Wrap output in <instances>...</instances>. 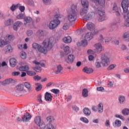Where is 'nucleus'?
Segmentation results:
<instances>
[{
    "label": "nucleus",
    "instance_id": "1",
    "mask_svg": "<svg viewBox=\"0 0 129 129\" xmlns=\"http://www.w3.org/2000/svg\"><path fill=\"white\" fill-rule=\"evenodd\" d=\"M55 43H56V39L54 37H50L49 39H45L42 42L43 47L41 46L37 43H34L32 44V47L35 49H37L41 53L46 54L48 51H50L53 48Z\"/></svg>",
    "mask_w": 129,
    "mask_h": 129
},
{
    "label": "nucleus",
    "instance_id": "2",
    "mask_svg": "<svg viewBox=\"0 0 129 129\" xmlns=\"http://www.w3.org/2000/svg\"><path fill=\"white\" fill-rule=\"evenodd\" d=\"M95 5H92V7L97 13L99 22L105 20V12L103 10L105 9V0H92Z\"/></svg>",
    "mask_w": 129,
    "mask_h": 129
},
{
    "label": "nucleus",
    "instance_id": "3",
    "mask_svg": "<svg viewBox=\"0 0 129 129\" xmlns=\"http://www.w3.org/2000/svg\"><path fill=\"white\" fill-rule=\"evenodd\" d=\"M108 56H109V53L108 52L102 53L101 63L103 67H106L109 65V58Z\"/></svg>",
    "mask_w": 129,
    "mask_h": 129
},
{
    "label": "nucleus",
    "instance_id": "4",
    "mask_svg": "<svg viewBox=\"0 0 129 129\" xmlns=\"http://www.w3.org/2000/svg\"><path fill=\"white\" fill-rule=\"evenodd\" d=\"M34 122L39 126L40 128H45L46 124L44 121H41V117L37 116L34 118Z\"/></svg>",
    "mask_w": 129,
    "mask_h": 129
},
{
    "label": "nucleus",
    "instance_id": "5",
    "mask_svg": "<svg viewBox=\"0 0 129 129\" xmlns=\"http://www.w3.org/2000/svg\"><path fill=\"white\" fill-rule=\"evenodd\" d=\"M33 63L35 64V65H36V67L32 68V69H33V70H34V71H36V72H41L42 71L41 67H45V63H41L37 61V60L33 61Z\"/></svg>",
    "mask_w": 129,
    "mask_h": 129
},
{
    "label": "nucleus",
    "instance_id": "6",
    "mask_svg": "<svg viewBox=\"0 0 129 129\" xmlns=\"http://www.w3.org/2000/svg\"><path fill=\"white\" fill-rule=\"evenodd\" d=\"M60 24V21L58 19H54L51 21L49 24L48 27L50 30H54L56 29L58 25Z\"/></svg>",
    "mask_w": 129,
    "mask_h": 129
},
{
    "label": "nucleus",
    "instance_id": "7",
    "mask_svg": "<svg viewBox=\"0 0 129 129\" xmlns=\"http://www.w3.org/2000/svg\"><path fill=\"white\" fill-rule=\"evenodd\" d=\"M121 5L123 10V13L126 14L127 13V11H128L129 8L128 0H122Z\"/></svg>",
    "mask_w": 129,
    "mask_h": 129
},
{
    "label": "nucleus",
    "instance_id": "8",
    "mask_svg": "<svg viewBox=\"0 0 129 129\" xmlns=\"http://www.w3.org/2000/svg\"><path fill=\"white\" fill-rule=\"evenodd\" d=\"M87 28L90 31H94L93 32V35H96V34H98V31L95 30V26L93 24V23L91 22H89L87 24Z\"/></svg>",
    "mask_w": 129,
    "mask_h": 129
},
{
    "label": "nucleus",
    "instance_id": "9",
    "mask_svg": "<svg viewBox=\"0 0 129 129\" xmlns=\"http://www.w3.org/2000/svg\"><path fill=\"white\" fill-rule=\"evenodd\" d=\"M76 19H77V14L70 13L68 15V21H69L70 23L75 22Z\"/></svg>",
    "mask_w": 129,
    "mask_h": 129
},
{
    "label": "nucleus",
    "instance_id": "10",
    "mask_svg": "<svg viewBox=\"0 0 129 129\" xmlns=\"http://www.w3.org/2000/svg\"><path fill=\"white\" fill-rule=\"evenodd\" d=\"M125 14L123 15V18L125 20V22L124 23V27H129V11L124 13Z\"/></svg>",
    "mask_w": 129,
    "mask_h": 129
},
{
    "label": "nucleus",
    "instance_id": "11",
    "mask_svg": "<svg viewBox=\"0 0 129 129\" xmlns=\"http://www.w3.org/2000/svg\"><path fill=\"white\" fill-rule=\"evenodd\" d=\"M23 121L24 122H28L31 118H32V116L28 112H26L22 117Z\"/></svg>",
    "mask_w": 129,
    "mask_h": 129
},
{
    "label": "nucleus",
    "instance_id": "12",
    "mask_svg": "<svg viewBox=\"0 0 129 129\" xmlns=\"http://www.w3.org/2000/svg\"><path fill=\"white\" fill-rule=\"evenodd\" d=\"M3 38H4V34L0 33V47H4L6 45H8V42H9V41L3 40Z\"/></svg>",
    "mask_w": 129,
    "mask_h": 129
},
{
    "label": "nucleus",
    "instance_id": "13",
    "mask_svg": "<svg viewBox=\"0 0 129 129\" xmlns=\"http://www.w3.org/2000/svg\"><path fill=\"white\" fill-rule=\"evenodd\" d=\"M95 15L94 12H90L88 14V15L85 16L84 17V21H89V20H91L93 17Z\"/></svg>",
    "mask_w": 129,
    "mask_h": 129
},
{
    "label": "nucleus",
    "instance_id": "14",
    "mask_svg": "<svg viewBox=\"0 0 129 129\" xmlns=\"http://www.w3.org/2000/svg\"><path fill=\"white\" fill-rule=\"evenodd\" d=\"M23 26V22L21 21H17L14 24L13 29L15 31H18L19 28Z\"/></svg>",
    "mask_w": 129,
    "mask_h": 129
},
{
    "label": "nucleus",
    "instance_id": "15",
    "mask_svg": "<svg viewBox=\"0 0 129 129\" xmlns=\"http://www.w3.org/2000/svg\"><path fill=\"white\" fill-rule=\"evenodd\" d=\"M95 51L97 53H100L102 50H103V48H102V45H101L100 43H97L95 45Z\"/></svg>",
    "mask_w": 129,
    "mask_h": 129
},
{
    "label": "nucleus",
    "instance_id": "16",
    "mask_svg": "<svg viewBox=\"0 0 129 129\" xmlns=\"http://www.w3.org/2000/svg\"><path fill=\"white\" fill-rule=\"evenodd\" d=\"M89 10V7H83L81 9L80 11V14L81 16H83L85 14H87L88 13V11Z\"/></svg>",
    "mask_w": 129,
    "mask_h": 129
},
{
    "label": "nucleus",
    "instance_id": "17",
    "mask_svg": "<svg viewBox=\"0 0 129 129\" xmlns=\"http://www.w3.org/2000/svg\"><path fill=\"white\" fill-rule=\"evenodd\" d=\"M70 13L72 14H76L77 13V5L73 4L71 7Z\"/></svg>",
    "mask_w": 129,
    "mask_h": 129
},
{
    "label": "nucleus",
    "instance_id": "18",
    "mask_svg": "<svg viewBox=\"0 0 129 129\" xmlns=\"http://www.w3.org/2000/svg\"><path fill=\"white\" fill-rule=\"evenodd\" d=\"M24 85L26 87V88H27L28 92H32V91H33V88H32V85H31V84L29 82H25L24 83Z\"/></svg>",
    "mask_w": 129,
    "mask_h": 129
},
{
    "label": "nucleus",
    "instance_id": "19",
    "mask_svg": "<svg viewBox=\"0 0 129 129\" xmlns=\"http://www.w3.org/2000/svg\"><path fill=\"white\" fill-rule=\"evenodd\" d=\"M45 99L46 101H52V95H51V93L46 92L45 94Z\"/></svg>",
    "mask_w": 129,
    "mask_h": 129
},
{
    "label": "nucleus",
    "instance_id": "20",
    "mask_svg": "<svg viewBox=\"0 0 129 129\" xmlns=\"http://www.w3.org/2000/svg\"><path fill=\"white\" fill-rule=\"evenodd\" d=\"M14 82V80L12 78L7 79L2 82V85H8L9 84H11V83H13Z\"/></svg>",
    "mask_w": 129,
    "mask_h": 129
},
{
    "label": "nucleus",
    "instance_id": "21",
    "mask_svg": "<svg viewBox=\"0 0 129 129\" xmlns=\"http://www.w3.org/2000/svg\"><path fill=\"white\" fill-rule=\"evenodd\" d=\"M24 25H27V24H31V23L33 22V19L30 17L25 16V17H24Z\"/></svg>",
    "mask_w": 129,
    "mask_h": 129
},
{
    "label": "nucleus",
    "instance_id": "22",
    "mask_svg": "<svg viewBox=\"0 0 129 129\" xmlns=\"http://www.w3.org/2000/svg\"><path fill=\"white\" fill-rule=\"evenodd\" d=\"M85 39L88 40V41H90V40L93 39V34L91 32L87 33L85 35Z\"/></svg>",
    "mask_w": 129,
    "mask_h": 129
},
{
    "label": "nucleus",
    "instance_id": "23",
    "mask_svg": "<svg viewBox=\"0 0 129 129\" xmlns=\"http://www.w3.org/2000/svg\"><path fill=\"white\" fill-rule=\"evenodd\" d=\"M83 72H85V73H87V74H90V73L93 72V69L85 67L83 69Z\"/></svg>",
    "mask_w": 129,
    "mask_h": 129
},
{
    "label": "nucleus",
    "instance_id": "24",
    "mask_svg": "<svg viewBox=\"0 0 129 129\" xmlns=\"http://www.w3.org/2000/svg\"><path fill=\"white\" fill-rule=\"evenodd\" d=\"M83 8H89V2L87 0H81Z\"/></svg>",
    "mask_w": 129,
    "mask_h": 129
},
{
    "label": "nucleus",
    "instance_id": "25",
    "mask_svg": "<svg viewBox=\"0 0 129 129\" xmlns=\"http://www.w3.org/2000/svg\"><path fill=\"white\" fill-rule=\"evenodd\" d=\"M113 126L116 127H119L121 126V121L118 119H116L114 122H113Z\"/></svg>",
    "mask_w": 129,
    "mask_h": 129
},
{
    "label": "nucleus",
    "instance_id": "26",
    "mask_svg": "<svg viewBox=\"0 0 129 129\" xmlns=\"http://www.w3.org/2000/svg\"><path fill=\"white\" fill-rule=\"evenodd\" d=\"M10 64L12 67H15L17 65V59L15 58H11L10 60Z\"/></svg>",
    "mask_w": 129,
    "mask_h": 129
},
{
    "label": "nucleus",
    "instance_id": "27",
    "mask_svg": "<svg viewBox=\"0 0 129 129\" xmlns=\"http://www.w3.org/2000/svg\"><path fill=\"white\" fill-rule=\"evenodd\" d=\"M97 110L99 113H102L103 112V105L101 103L99 104L97 107Z\"/></svg>",
    "mask_w": 129,
    "mask_h": 129
},
{
    "label": "nucleus",
    "instance_id": "28",
    "mask_svg": "<svg viewBox=\"0 0 129 129\" xmlns=\"http://www.w3.org/2000/svg\"><path fill=\"white\" fill-rule=\"evenodd\" d=\"M29 69H30V67L28 65H26L25 66H21L19 68V70H20V71L27 72L28 70H29Z\"/></svg>",
    "mask_w": 129,
    "mask_h": 129
},
{
    "label": "nucleus",
    "instance_id": "29",
    "mask_svg": "<svg viewBox=\"0 0 129 129\" xmlns=\"http://www.w3.org/2000/svg\"><path fill=\"white\" fill-rule=\"evenodd\" d=\"M13 51H14V48L11 45H8L6 47V53H12Z\"/></svg>",
    "mask_w": 129,
    "mask_h": 129
},
{
    "label": "nucleus",
    "instance_id": "30",
    "mask_svg": "<svg viewBox=\"0 0 129 129\" xmlns=\"http://www.w3.org/2000/svg\"><path fill=\"white\" fill-rule=\"evenodd\" d=\"M75 59V57H74L73 54H70L68 57V63H73V61H74Z\"/></svg>",
    "mask_w": 129,
    "mask_h": 129
},
{
    "label": "nucleus",
    "instance_id": "31",
    "mask_svg": "<svg viewBox=\"0 0 129 129\" xmlns=\"http://www.w3.org/2000/svg\"><path fill=\"white\" fill-rule=\"evenodd\" d=\"M19 7H20V4H17L16 5L13 4L10 7V10L12 11V12H15V11H16V10H17Z\"/></svg>",
    "mask_w": 129,
    "mask_h": 129
},
{
    "label": "nucleus",
    "instance_id": "32",
    "mask_svg": "<svg viewBox=\"0 0 129 129\" xmlns=\"http://www.w3.org/2000/svg\"><path fill=\"white\" fill-rule=\"evenodd\" d=\"M118 100L120 104H123L125 102V97L122 95L119 96Z\"/></svg>",
    "mask_w": 129,
    "mask_h": 129
},
{
    "label": "nucleus",
    "instance_id": "33",
    "mask_svg": "<svg viewBox=\"0 0 129 129\" xmlns=\"http://www.w3.org/2000/svg\"><path fill=\"white\" fill-rule=\"evenodd\" d=\"M64 43H71L72 41V38L70 36L65 37L63 38Z\"/></svg>",
    "mask_w": 129,
    "mask_h": 129
},
{
    "label": "nucleus",
    "instance_id": "34",
    "mask_svg": "<svg viewBox=\"0 0 129 129\" xmlns=\"http://www.w3.org/2000/svg\"><path fill=\"white\" fill-rule=\"evenodd\" d=\"M88 45V42L87 41V39H83L81 41V44L80 46H82L83 47H86Z\"/></svg>",
    "mask_w": 129,
    "mask_h": 129
},
{
    "label": "nucleus",
    "instance_id": "35",
    "mask_svg": "<svg viewBox=\"0 0 129 129\" xmlns=\"http://www.w3.org/2000/svg\"><path fill=\"white\" fill-rule=\"evenodd\" d=\"M25 17V13H20L16 17V19L18 20H23L24 19Z\"/></svg>",
    "mask_w": 129,
    "mask_h": 129
},
{
    "label": "nucleus",
    "instance_id": "36",
    "mask_svg": "<svg viewBox=\"0 0 129 129\" xmlns=\"http://www.w3.org/2000/svg\"><path fill=\"white\" fill-rule=\"evenodd\" d=\"M35 85L36 86V87L35 88V90L36 91H40V90H42V86L40 83H36Z\"/></svg>",
    "mask_w": 129,
    "mask_h": 129
},
{
    "label": "nucleus",
    "instance_id": "37",
    "mask_svg": "<svg viewBox=\"0 0 129 129\" xmlns=\"http://www.w3.org/2000/svg\"><path fill=\"white\" fill-rule=\"evenodd\" d=\"M83 112L84 113V114H85L86 115H89L90 114H91V112L90 111V110H89L88 109V108H85L83 109Z\"/></svg>",
    "mask_w": 129,
    "mask_h": 129
},
{
    "label": "nucleus",
    "instance_id": "38",
    "mask_svg": "<svg viewBox=\"0 0 129 129\" xmlns=\"http://www.w3.org/2000/svg\"><path fill=\"white\" fill-rule=\"evenodd\" d=\"M62 70H63V68H62L60 64L58 65L57 66V70L55 72V74H58V73H60Z\"/></svg>",
    "mask_w": 129,
    "mask_h": 129
},
{
    "label": "nucleus",
    "instance_id": "39",
    "mask_svg": "<svg viewBox=\"0 0 129 129\" xmlns=\"http://www.w3.org/2000/svg\"><path fill=\"white\" fill-rule=\"evenodd\" d=\"M82 96L84 97L88 96V90L87 89H84L82 91Z\"/></svg>",
    "mask_w": 129,
    "mask_h": 129
},
{
    "label": "nucleus",
    "instance_id": "40",
    "mask_svg": "<svg viewBox=\"0 0 129 129\" xmlns=\"http://www.w3.org/2000/svg\"><path fill=\"white\" fill-rule=\"evenodd\" d=\"M43 5L49 6L52 4V0H42Z\"/></svg>",
    "mask_w": 129,
    "mask_h": 129
},
{
    "label": "nucleus",
    "instance_id": "41",
    "mask_svg": "<svg viewBox=\"0 0 129 129\" xmlns=\"http://www.w3.org/2000/svg\"><path fill=\"white\" fill-rule=\"evenodd\" d=\"M5 41H8V44L10 43L13 40V36L12 35H7L6 37H5Z\"/></svg>",
    "mask_w": 129,
    "mask_h": 129
},
{
    "label": "nucleus",
    "instance_id": "42",
    "mask_svg": "<svg viewBox=\"0 0 129 129\" xmlns=\"http://www.w3.org/2000/svg\"><path fill=\"white\" fill-rule=\"evenodd\" d=\"M64 51L66 55H68L70 53V47L69 46H67L64 47Z\"/></svg>",
    "mask_w": 129,
    "mask_h": 129
},
{
    "label": "nucleus",
    "instance_id": "43",
    "mask_svg": "<svg viewBox=\"0 0 129 129\" xmlns=\"http://www.w3.org/2000/svg\"><path fill=\"white\" fill-rule=\"evenodd\" d=\"M122 113L124 115H127L129 114V109L125 108L122 110Z\"/></svg>",
    "mask_w": 129,
    "mask_h": 129
},
{
    "label": "nucleus",
    "instance_id": "44",
    "mask_svg": "<svg viewBox=\"0 0 129 129\" xmlns=\"http://www.w3.org/2000/svg\"><path fill=\"white\" fill-rule=\"evenodd\" d=\"M14 23V21L12 20L11 19H9L8 20H7L5 21V24L6 26H10V25H12Z\"/></svg>",
    "mask_w": 129,
    "mask_h": 129
},
{
    "label": "nucleus",
    "instance_id": "45",
    "mask_svg": "<svg viewBox=\"0 0 129 129\" xmlns=\"http://www.w3.org/2000/svg\"><path fill=\"white\" fill-rule=\"evenodd\" d=\"M27 74L29 76H34V75H36V72L32 71H28L27 72Z\"/></svg>",
    "mask_w": 129,
    "mask_h": 129
},
{
    "label": "nucleus",
    "instance_id": "46",
    "mask_svg": "<svg viewBox=\"0 0 129 129\" xmlns=\"http://www.w3.org/2000/svg\"><path fill=\"white\" fill-rule=\"evenodd\" d=\"M16 88L17 90H19V91H22V90H24V85H18L16 86Z\"/></svg>",
    "mask_w": 129,
    "mask_h": 129
},
{
    "label": "nucleus",
    "instance_id": "47",
    "mask_svg": "<svg viewBox=\"0 0 129 129\" xmlns=\"http://www.w3.org/2000/svg\"><path fill=\"white\" fill-rule=\"evenodd\" d=\"M20 57L22 58V59H26V58H27L26 52L24 51H21L20 52Z\"/></svg>",
    "mask_w": 129,
    "mask_h": 129
},
{
    "label": "nucleus",
    "instance_id": "48",
    "mask_svg": "<svg viewBox=\"0 0 129 129\" xmlns=\"http://www.w3.org/2000/svg\"><path fill=\"white\" fill-rule=\"evenodd\" d=\"M119 23H120V19H117L115 21L112 23L111 26H116V25L119 24Z\"/></svg>",
    "mask_w": 129,
    "mask_h": 129
},
{
    "label": "nucleus",
    "instance_id": "49",
    "mask_svg": "<svg viewBox=\"0 0 129 129\" xmlns=\"http://www.w3.org/2000/svg\"><path fill=\"white\" fill-rule=\"evenodd\" d=\"M80 120L83 121V122H85V123H88L89 122L88 119H87L86 117H81Z\"/></svg>",
    "mask_w": 129,
    "mask_h": 129
},
{
    "label": "nucleus",
    "instance_id": "50",
    "mask_svg": "<svg viewBox=\"0 0 129 129\" xmlns=\"http://www.w3.org/2000/svg\"><path fill=\"white\" fill-rule=\"evenodd\" d=\"M98 41L102 43V44H104V38L102 35H100L99 38L98 39Z\"/></svg>",
    "mask_w": 129,
    "mask_h": 129
},
{
    "label": "nucleus",
    "instance_id": "51",
    "mask_svg": "<svg viewBox=\"0 0 129 129\" xmlns=\"http://www.w3.org/2000/svg\"><path fill=\"white\" fill-rule=\"evenodd\" d=\"M46 120L48 121V122H52L53 120H54V117L52 116H49L46 117Z\"/></svg>",
    "mask_w": 129,
    "mask_h": 129
},
{
    "label": "nucleus",
    "instance_id": "52",
    "mask_svg": "<svg viewBox=\"0 0 129 129\" xmlns=\"http://www.w3.org/2000/svg\"><path fill=\"white\" fill-rule=\"evenodd\" d=\"M47 129H55V128L54 126V125H53L51 123H48L47 125Z\"/></svg>",
    "mask_w": 129,
    "mask_h": 129
},
{
    "label": "nucleus",
    "instance_id": "53",
    "mask_svg": "<svg viewBox=\"0 0 129 129\" xmlns=\"http://www.w3.org/2000/svg\"><path fill=\"white\" fill-rule=\"evenodd\" d=\"M117 11H118L117 6H116V5H114L112 10V12L115 13L116 12H117Z\"/></svg>",
    "mask_w": 129,
    "mask_h": 129
},
{
    "label": "nucleus",
    "instance_id": "54",
    "mask_svg": "<svg viewBox=\"0 0 129 129\" xmlns=\"http://www.w3.org/2000/svg\"><path fill=\"white\" fill-rule=\"evenodd\" d=\"M37 34L39 35L40 36H44L45 32L43 30H38L37 31Z\"/></svg>",
    "mask_w": 129,
    "mask_h": 129
},
{
    "label": "nucleus",
    "instance_id": "55",
    "mask_svg": "<svg viewBox=\"0 0 129 129\" xmlns=\"http://www.w3.org/2000/svg\"><path fill=\"white\" fill-rule=\"evenodd\" d=\"M51 92H53V93H54V94H58L59 92H60V90L57 89H53L51 90Z\"/></svg>",
    "mask_w": 129,
    "mask_h": 129
},
{
    "label": "nucleus",
    "instance_id": "56",
    "mask_svg": "<svg viewBox=\"0 0 129 129\" xmlns=\"http://www.w3.org/2000/svg\"><path fill=\"white\" fill-rule=\"evenodd\" d=\"M115 67H116V64H112L108 67V70H112V69H114V68H115Z\"/></svg>",
    "mask_w": 129,
    "mask_h": 129
},
{
    "label": "nucleus",
    "instance_id": "57",
    "mask_svg": "<svg viewBox=\"0 0 129 129\" xmlns=\"http://www.w3.org/2000/svg\"><path fill=\"white\" fill-rule=\"evenodd\" d=\"M19 10L21 13H24L25 12V6H21V4H20V6H19Z\"/></svg>",
    "mask_w": 129,
    "mask_h": 129
},
{
    "label": "nucleus",
    "instance_id": "58",
    "mask_svg": "<svg viewBox=\"0 0 129 129\" xmlns=\"http://www.w3.org/2000/svg\"><path fill=\"white\" fill-rule=\"evenodd\" d=\"M66 100L67 101V102H69L71 99H72V95H69L66 98Z\"/></svg>",
    "mask_w": 129,
    "mask_h": 129
},
{
    "label": "nucleus",
    "instance_id": "59",
    "mask_svg": "<svg viewBox=\"0 0 129 129\" xmlns=\"http://www.w3.org/2000/svg\"><path fill=\"white\" fill-rule=\"evenodd\" d=\"M95 65L96 68H100V67H101V62L99 61H96Z\"/></svg>",
    "mask_w": 129,
    "mask_h": 129
},
{
    "label": "nucleus",
    "instance_id": "60",
    "mask_svg": "<svg viewBox=\"0 0 129 129\" xmlns=\"http://www.w3.org/2000/svg\"><path fill=\"white\" fill-rule=\"evenodd\" d=\"M62 29L63 30H68L69 29V24L68 23L64 24L62 27Z\"/></svg>",
    "mask_w": 129,
    "mask_h": 129
},
{
    "label": "nucleus",
    "instance_id": "61",
    "mask_svg": "<svg viewBox=\"0 0 129 129\" xmlns=\"http://www.w3.org/2000/svg\"><path fill=\"white\" fill-rule=\"evenodd\" d=\"M34 80H36L37 81H39V80H41L42 79V77L39 76V75H36L33 77Z\"/></svg>",
    "mask_w": 129,
    "mask_h": 129
},
{
    "label": "nucleus",
    "instance_id": "62",
    "mask_svg": "<svg viewBox=\"0 0 129 129\" xmlns=\"http://www.w3.org/2000/svg\"><path fill=\"white\" fill-rule=\"evenodd\" d=\"M97 90L98 91H101V92H103L104 91V88L103 87H97Z\"/></svg>",
    "mask_w": 129,
    "mask_h": 129
},
{
    "label": "nucleus",
    "instance_id": "63",
    "mask_svg": "<svg viewBox=\"0 0 129 129\" xmlns=\"http://www.w3.org/2000/svg\"><path fill=\"white\" fill-rule=\"evenodd\" d=\"M13 76H19L20 75V72H14L12 73Z\"/></svg>",
    "mask_w": 129,
    "mask_h": 129
},
{
    "label": "nucleus",
    "instance_id": "64",
    "mask_svg": "<svg viewBox=\"0 0 129 129\" xmlns=\"http://www.w3.org/2000/svg\"><path fill=\"white\" fill-rule=\"evenodd\" d=\"M27 35L29 37L31 36L32 35H33V31L28 30L27 32Z\"/></svg>",
    "mask_w": 129,
    "mask_h": 129
}]
</instances>
